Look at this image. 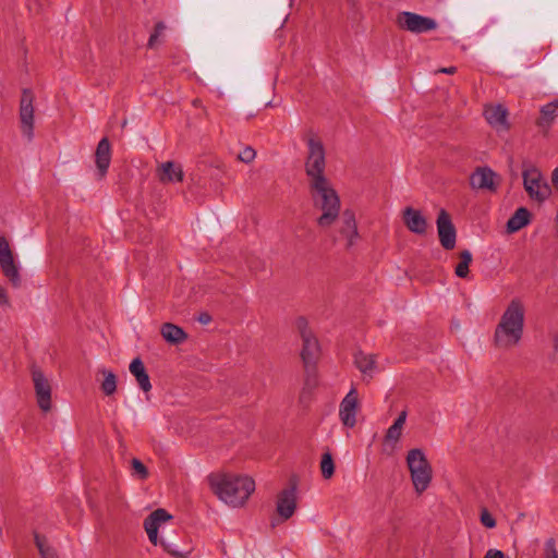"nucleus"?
<instances>
[{
  "instance_id": "obj_29",
  "label": "nucleus",
  "mask_w": 558,
  "mask_h": 558,
  "mask_svg": "<svg viewBox=\"0 0 558 558\" xmlns=\"http://www.w3.org/2000/svg\"><path fill=\"white\" fill-rule=\"evenodd\" d=\"M460 262L454 268V274L459 278H466L469 276V266L472 263V254L470 251L464 250L459 253Z\"/></svg>"
},
{
  "instance_id": "obj_3",
  "label": "nucleus",
  "mask_w": 558,
  "mask_h": 558,
  "mask_svg": "<svg viewBox=\"0 0 558 558\" xmlns=\"http://www.w3.org/2000/svg\"><path fill=\"white\" fill-rule=\"evenodd\" d=\"M313 208L320 213L316 225L320 230H328L339 218L341 209L340 197L330 180L307 184Z\"/></svg>"
},
{
  "instance_id": "obj_20",
  "label": "nucleus",
  "mask_w": 558,
  "mask_h": 558,
  "mask_svg": "<svg viewBox=\"0 0 558 558\" xmlns=\"http://www.w3.org/2000/svg\"><path fill=\"white\" fill-rule=\"evenodd\" d=\"M484 116L487 122L497 130H508L509 124L507 121V109L501 106H486L484 109Z\"/></svg>"
},
{
  "instance_id": "obj_38",
  "label": "nucleus",
  "mask_w": 558,
  "mask_h": 558,
  "mask_svg": "<svg viewBox=\"0 0 558 558\" xmlns=\"http://www.w3.org/2000/svg\"><path fill=\"white\" fill-rule=\"evenodd\" d=\"M0 306L11 307L9 295L2 286H0Z\"/></svg>"
},
{
  "instance_id": "obj_10",
  "label": "nucleus",
  "mask_w": 558,
  "mask_h": 558,
  "mask_svg": "<svg viewBox=\"0 0 558 558\" xmlns=\"http://www.w3.org/2000/svg\"><path fill=\"white\" fill-rule=\"evenodd\" d=\"M32 379L34 384L36 401L39 409L44 412H49L52 408V389L50 381L44 375V373L37 367H33L32 369Z\"/></svg>"
},
{
  "instance_id": "obj_2",
  "label": "nucleus",
  "mask_w": 558,
  "mask_h": 558,
  "mask_svg": "<svg viewBox=\"0 0 558 558\" xmlns=\"http://www.w3.org/2000/svg\"><path fill=\"white\" fill-rule=\"evenodd\" d=\"M525 307L521 300L513 299L500 316L494 331L493 342L497 349L510 350L523 336Z\"/></svg>"
},
{
  "instance_id": "obj_23",
  "label": "nucleus",
  "mask_w": 558,
  "mask_h": 558,
  "mask_svg": "<svg viewBox=\"0 0 558 558\" xmlns=\"http://www.w3.org/2000/svg\"><path fill=\"white\" fill-rule=\"evenodd\" d=\"M160 333L163 339L171 344H179L187 339V333L181 327L171 323L162 324Z\"/></svg>"
},
{
  "instance_id": "obj_14",
  "label": "nucleus",
  "mask_w": 558,
  "mask_h": 558,
  "mask_svg": "<svg viewBox=\"0 0 558 558\" xmlns=\"http://www.w3.org/2000/svg\"><path fill=\"white\" fill-rule=\"evenodd\" d=\"M498 184V174L488 167H477L470 177V185L474 190L496 192Z\"/></svg>"
},
{
  "instance_id": "obj_21",
  "label": "nucleus",
  "mask_w": 558,
  "mask_h": 558,
  "mask_svg": "<svg viewBox=\"0 0 558 558\" xmlns=\"http://www.w3.org/2000/svg\"><path fill=\"white\" fill-rule=\"evenodd\" d=\"M556 118H558V99L541 108L536 125L546 134Z\"/></svg>"
},
{
  "instance_id": "obj_44",
  "label": "nucleus",
  "mask_w": 558,
  "mask_h": 558,
  "mask_svg": "<svg viewBox=\"0 0 558 558\" xmlns=\"http://www.w3.org/2000/svg\"><path fill=\"white\" fill-rule=\"evenodd\" d=\"M160 544H161V546L163 547V549H165L166 551L170 553V554H171V555H173V556H177V555H178V553L172 551V550L170 549L169 544H167L165 541H160Z\"/></svg>"
},
{
  "instance_id": "obj_6",
  "label": "nucleus",
  "mask_w": 558,
  "mask_h": 558,
  "mask_svg": "<svg viewBox=\"0 0 558 558\" xmlns=\"http://www.w3.org/2000/svg\"><path fill=\"white\" fill-rule=\"evenodd\" d=\"M407 464L416 493L422 494L432 481V468L421 449H411L407 456Z\"/></svg>"
},
{
  "instance_id": "obj_37",
  "label": "nucleus",
  "mask_w": 558,
  "mask_h": 558,
  "mask_svg": "<svg viewBox=\"0 0 558 558\" xmlns=\"http://www.w3.org/2000/svg\"><path fill=\"white\" fill-rule=\"evenodd\" d=\"M551 345H553V359L558 357V331H551L549 333Z\"/></svg>"
},
{
  "instance_id": "obj_43",
  "label": "nucleus",
  "mask_w": 558,
  "mask_h": 558,
  "mask_svg": "<svg viewBox=\"0 0 558 558\" xmlns=\"http://www.w3.org/2000/svg\"><path fill=\"white\" fill-rule=\"evenodd\" d=\"M438 72L446 73V74H453L457 72V68L456 66L441 68L438 70Z\"/></svg>"
},
{
  "instance_id": "obj_26",
  "label": "nucleus",
  "mask_w": 558,
  "mask_h": 558,
  "mask_svg": "<svg viewBox=\"0 0 558 558\" xmlns=\"http://www.w3.org/2000/svg\"><path fill=\"white\" fill-rule=\"evenodd\" d=\"M34 542L41 558H59L56 548L49 544L45 535L34 531Z\"/></svg>"
},
{
  "instance_id": "obj_27",
  "label": "nucleus",
  "mask_w": 558,
  "mask_h": 558,
  "mask_svg": "<svg viewBox=\"0 0 558 558\" xmlns=\"http://www.w3.org/2000/svg\"><path fill=\"white\" fill-rule=\"evenodd\" d=\"M104 379L100 383V389L104 395L110 397L117 391V376L112 371L101 368L98 371Z\"/></svg>"
},
{
  "instance_id": "obj_25",
  "label": "nucleus",
  "mask_w": 558,
  "mask_h": 558,
  "mask_svg": "<svg viewBox=\"0 0 558 558\" xmlns=\"http://www.w3.org/2000/svg\"><path fill=\"white\" fill-rule=\"evenodd\" d=\"M354 364L364 375L372 377L376 366V356L373 354L357 352L354 355Z\"/></svg>"
},
{
  "instance_id": "obj_34",
  "label": "nucleus",
  "mask_w": 558,
  "mask_h": 558,
  "mask_svg": "<svg viewBox=\"0 0 558 558\" xmlns=\"http://www.w3.org/2000/svg\"><path fill=\"white\" fill-rule=\"evenodd\" d=\"M256 157V151L253 147L246 146L241 150V153L238 156V159L242 162L250 163L252 162Z\"/></svg>"
},
{
  "instance_id": "obj_17",
  "label": "nucleus",
  "mask_w": 558,
  "mask_h": 558,
  "mask_svg": "<svg viewBox=\"0 0 558 558\" xmlns=\"http://www.w3.org/2000/svg\"><path fill=\"white\" fill-rule=\"evenodd\" d=\"M402 220L412 233L424 235L427 232L428 223L422 211L413 207H405L402 211Z\"/></svg>"
},
{
  "instance_id": "obj_36",
  "label": "nucleus",
  "mask_w": 558,
  "mask_h": 558,
  "mask_svg": "<svg viewBox=\"0 0 558 558\" xmlns=\"http://www.w3.org/2000/svg\"><path fill=\"white\" fill-rule=\"evenodd\" d=\"M147 532L149 541L154 544H158V529L160 525H144Z\"/></svg>"
},
{
  "instance_id": "obj_1",
  "label": "nucleus",
  "mask_w": 558,
  "mask_h": 558,
  "mask_svg": "<svg viewBox=\"0 0 558 558\" xmlns=\"http://www.w3.org/2000/svg\"><path fill=\"white\" fill-rule=\"evenodd\" d=\"M208 483L214 494L232 508L243 507L255 492V482L247 475L218 473L209 475Z\"/></svg>"
},
{
  "instance_id": "obj_40",
  "label": "nucleus",
  "mask_w": 558,
  "mask_h": 558,
  "mask_svg": "<svg viewBox=\"0 0 558 558\" xmlns=\"http://www.w3.org/2000/svg\"><path fill=\"white\" fill-rule=\"evenodd\" d=\"M484 558H505V554L498 549H489Z\"/></svg>"
},
{
  "instance_id": "obj_39",
  "label": "nucleus",
  "mask_w": 558,
  "mask_h": 558,
  "mask_svg": "<svg viewBox=\"0 0 558 558\" xmlns=\"http://www.w3.org/2000/svg\"><path fill=\"white\" fill-rule=\"evenodd\" d=\"M481 523H495V519L486 508L481 510Z\"/></svg>"
},
{
  "instance_id": "obj_46",
  "label": "nucleus",
  "mask_w": 558,
  "mask_h": 558,
  "mask_svg": "<svg viewBox=\"0 0 558 558\" xmlns=\"http://www.w3.org/2000/svg\"><path fill=\"white\" fill-rule=\"evenodd\" d=\"M485 526L492 529V527H495L496 525L489 524V525H485Z\"/></svg>"
},
{
  "instance_id": "obj_45",
  "label": "nucleus",
  "mask_w": 558,
  "mask_h": 558,
  "mask_svg": "<svg viewBox=\"0 0 558 558\" xmlns=\"http://www.w3.org/2000/svg\"><path fill=\"white\" fill-rule=\"evenodd\" d=\"M192 105H193L194 107H201V106H202V100H201V99H198V98H196V99H194V100L192 101Z\"/></svg>"
},
{
  "instance_id": "obj_11",
  "label": "nucleus",
  "mask_w": 558,
  "mask_h": 558,
  "mask_svg": "<svg viewBox=\"0 0 558 558\" xmlns=\"http://www.w3.org/2000/svg\"><path fill=\"white\" fill-rule=\"evenodd\" d=\"M360 408L361 402L357 390L351 388L339 404V418L344 427L353 428L356 425V415Z\"/></svg>"
},
{
  "instance_id": "obj_47",
  "label": "nucleus",
  "mask_w": 558,
  "mask_h": 558,
  "mask_svg": "<svg viewBox=\"0 0 558 558\" xmlns=\"http://www.w3.org/2000/svg\"><path fill=\"white\" fill-rule=\"evenodd\" d=\"M2 537V529L0 527V538Z\"/></svg>"
},
{
  "instance_id": "obj_24",
  "label": "nucleus",
  "mask_w": 558,
  "mask_h": 558,
  "mask_svg": "<svg viewBox=\"0 0 558 558\" xmlns=\"http://www.w3.org/2000/svg\"><path fill=\"white\" fill-rule=\"evenodd\" d=\"M531 221V213L525 207L518 208L507 222V232L514 233Z\"/></svg>"
},
{
  "instance_id": "obj_15",
  "label": "nucleus",
  "mask_w": 558,
  "mask_h": 558,
  "mask_svg": "<svg viewBox=\"0 0 558 558\" xmlns=\"http://www.w3.org/2000/svg\"><path fill=\"white\" fill-rule=\"evenodd\" d=\"M34 95L32 90L24 89L20 102V119L22 123V130L28 138L33 136L34 129Z\"/></svg>"
},
{
  "instance_id": "obj_35",
  "label": "nucleus",
  "mask_w": 558,
  "mask_h": 558,
  "mask_svg": "<svg viewBox=\"0 0 558 558\" xmlns=\"http://www.w3.org/2000/svg\"><path fill=\"white\" fill-rule=\"evenodd\" d=\"M544 558H558L556 542L553 537L548 538L545 543Z\"/></svg>"
},
{
  "instance_id": "obj_9",
  "label": "nucleus",
  "mask_w": 558,
  "mask_h": 558,
  "mask_svg": "<svg viewBox=\"0 0 558 558\" xmlns=\"http://www.w3.org/2000/svg\"><path fill=\"white\" fill-rule=\"evenodd\" d=\"M0 268L14 288L21 287V276L5 236H0Z\"/></svg>"
},
{
  "instance_id": "obj_33",
  "label": "nucleus",
  "mask_w": 558,
  "mask_h": 558,
  "mask_svg": "<svg viewBox=\"0 0 558 558\" xmlns=\"http://www.w3.org/2000/svg\"><path fill=\"white\" fill-rule=\"evenodd\" d=\"M133 474L136 475L140 480L144 481L149 476L148 469L144 465V463L134 458L131 461Z\"/></svg>"
},
{
  "instance_id": "obj_4",
  "label": "nucleus",
  "mask_w": 558,
  "mask_h": 558,
  "mask_svg": "<svg viewBox=\"0 0 558 558\" xmlns=\"http://www.w3.org/2000/svg\"><path fill=\"white\" fill-rule=\"evenodd\" d=\"M306 146L304 171L307 177V184L329 180L325 173L327 160L322 140L315 134H310L306 137Z\"/></svg>"
},
{
  "instance_id": "obj_7",
  "label": "nucleus",
  "mask_w": 558,
  "mask_h": 558,
  "mask_svg": "<svg viewBox=\"0 0 558 558\" xmlns=\"http://www.w3.org/2000/svg\"><path fill=\"white\" fill-rule=\"evenodd\" d=\"M296 326L302 340L301 357L306 368L314 366L319 359L320 347L318 340L307 326L305 318L300 317Z\"/></svg>"
},
{
  "instance_id": "obj_12",
  "label": "nucleus",
  "mask_w": 558,
  "mask_h": 558,
  "mask_svg": "<svg viewBox=\"0 0 558 558\" xmlns=\"http://www.w3.org/2000/svg\"><path fill=\"white\" fill-rule=\"evenodd\" d=\"M337 232L340 239L345 241V248H351L360 238L355 214L347 209L339 214L337 219Z\"/></svg>"
},
{
  "instance_id": "obj_5",
  "label": "nucleus",
  "mask_w": 558,
  "mask_h": 558,
  "mask_svg": "<svg viewBox=\"0 0 558 558\" xmlns=\"http://www.w3.org/2000/svg\"><path fill=\"white\" fill-rule=\"evenodd\" d=\"M523 187L529 197L537 203H544L551 195V187L542 171L529 161L522 163Z\"/></svg>"
},
{
  "instance_id": "obj_30",
  "label": "nucleus",
  "mask_w": 558,
  "mask_h": 558,
  "mask_svg": "<svg viewBox=\"0 0 558 558\" xmlns=\"http://www.w3.org/2000/svg\"><path fill=\"white\" fill-rule=\"evenodd\" d=\"M320 472L325 480H329L335 474V462L329 450L323 453L320 460Z\"/></svg>"
},
{
  "instance_id": "obj_22",
  "label": "nucleus",
  "mask_w": 558,
  "mask_h": 558,
  "mask_svg": "<svg viewBox=\"0 0 558 558\" xmlns=\"http://www.w3.org/2000/svg\"><path fill=\"white\" fill-rule=\"evenodd\" d=\"M129 369L135 377L140 388L144 392H148L151 389V384L143 361L140 357L134 359L131 362Z\"/></svg>"
},
{
  "instance_id": "obj_42",
  "label": "nucleus",
  "mask_w": 558,
  "mask_h": 558,
  "mask_svg": "<svg viewBox=\"0 0 558 558\" xmlns=\"http://www.w3.org/2000/svg\"><path fill=\"white\" fill-rule=\"evenodd\" d=\"M211 320V317L208 313H202L198 317V322L203 325L209 324Z\"/></svg>"
},
{
  "instance_id": "obj_13",
  "label": "nucleus",
  "mask_w": 558,
  "mask_h": 558,
  "mask_svg": "<svg viewBox=\"0 0 558 558\" xmlns=\"http://www.w3.org/2000/svg\"><path fill=\"white\" fill-rule=\"evenodd\" d=\"M436 226L440 245L447 251L453 250L457 242V230L450 215L445 209H440L438 213Z\"/></svg>"
},
{
  "instance_id": "obj_28",
  "label": "nucleus",
  "mask_w": 558,
  "mask_h": 558,
  "mask_svg": "<svg viewBox=\"0 0 558 558\" xmlns=\"http://www.w3.org/2000/svg\"><path fill=\"white\" fill-rule=\"evenodd\" d=\"M405 420L407 411H402L395 423L388 428L385 436L387 441H398L400 439Z\"/></svg>"
},
{
  "instance_id": "obj_16",
  "label": "nucleus",
  "mask_w": 558,
  "mask_h": 558,
  "mask_svg": "<svg viewBox=\"0 0 558 558\" xmlns=\"http://www.w3.org/2000/svg\"><path fill=\"white\" fill-rule=\"evenodd\" d=\"M296 509V487L291 485L282 489L277 498V513L282 520H289Z\"/></svg>"
},
{
  "instance_id": "obj_32",
  "label": "nucleus",
  "mask_w": 558,
  "mask_h": 558,
  "mask_svg": "<svg viewBox=\"0 0 558 558\" xmlns=\"http://www.w3.org/2000/svg\"><path fill=\"white\" fill-rule=\"evenodd\" d=\"M165 29L166 24L163 22L156 23L154 32L147 43L148 48L154 49L160 44V37L163 35Z\"/></svg>"
},
{
  "instance_id": "obj_19",
  "label": "nucleus",
  "mask_w": 558,
  "mask_h": 558,
  "mask_svg": "<svg viewBox=\"0 0 558 558\" xmlns=\"http://www.w3.org/2000/svg\"><path fill=\"white\" fill-rule=\"evenodd\" d=\"M159 181L163 184L172 182H182L184 178L181 165L173 161H166L156 169Z\"/></svg>"
},
{
  "instance_id": "obj_31",
  "label": "nucleus",
  "mask_w": 558,
  "mask_h": 558,
  "mask_svg": "<svg viewBox=\"0 0 558 558\" xmlns=\"http://www.w3.org/2000/svg\"><path fill=\"white\" fill-rule=\"evenodd\" d=\"M173 517L162 508H158L150 512L145 519L143 523H165L167 521L172 520Z\"/></svg>"
},
{
  "instance_id": "obj_18",
  "label": "nucleus",
  "mask_w": 558,
  "mask_h": 558,
  "mask_svg": "<svg viewBox=\"0 0 558 558\" xmlns=\"http://www.w3.org/2000/svg\"><path fill=\"white\" fill-rule=\"evenodd\" d=\"M111 161V145L107 137L99 141L95 151V163L97 168V177L99 180L107 174Z\"/></svg>"
},
{
  "instance_id": "obj_41",
  "label": "nucleus",
  "mask_w": 558,
  "mask_h": 558,
  "mask_svg": "<svg viewBox=\"0 0 558 558\" xmlns=\"http://www.w3.org/2000/svg\"><path fill=\"white\" fill-rule=\"evenodd\" d=\"M551 184L555 191L558 193V168H555L551 172Z\"/></svg>"
},
{
  "instance_id": "obj_48",
  "label": "nucleus",
  "mask_w": 558,
  "mask_h": 558,
  "mask_svg": "<svg viewBox=\"0 0 558 558\" xmlns=\"http://www.w3.org/2000/svg\"><path fill=\"white\" fill-rule=\"evenodd\" d=\"M556 232H557V236H558V225L556 226Z\"/></svg>"
},
{
  "instance_id": "obj_8",
  "label": "nucleus",
  "mask_w": 558,
  "mask_h": 558,
  "mask_svg": "<svg viewBox=\"0 0 558 558\" xmlns=\"http://www.w3.org/2000/svg\"><path fill=\"white\" fill-rule=\"evenodd\" d=\"M396 23L400 29L413 34L432 32L435 31L438 26L434 19L409 11L400 12L397 15Z\"/></svg>"
}]
</instances>
